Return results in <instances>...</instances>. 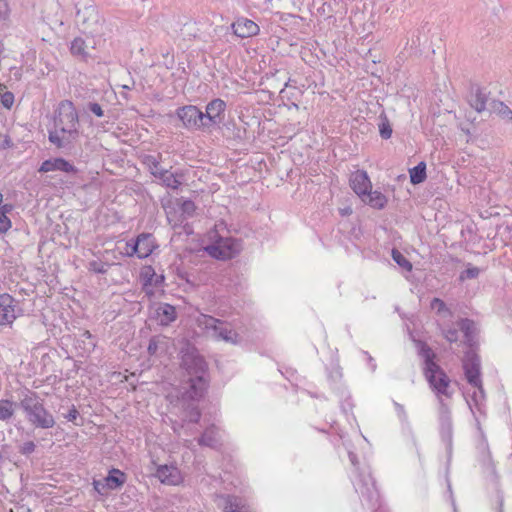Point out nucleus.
I'll use <instances>...</instances> for the list:
<instances>
[{
	"mask_svg": "<svg viewBox=\"0 0 512 512\" xmlns=\"http://www.w3.org/2000/svg\"><path fill=\"white\" fill-rule=\"evenodd\" d=\"M465 379L475 389L470 398L466 400L467 405L474 417L477 431L480 437L478 444L479 461L482 466L495 473V465L492 459V454L489 449L486 435L481 426V420L486 418V394L483 388L481 377V360L480 357L473 351H467L462 360Z\"/></svg>",
	"mask_w": 512,
	"mask_h": 512,
	"instance_id": "f257e3e1",
	"label": "nucleus"
},
{
	"mask_svg": "<svg viewBox=\"0 0 512 512\" xmlns=\"http://www.w3.org/2000/svg\"><path fill=\"white\" fill-rule=\"evenodd\" d=\"M344 446L352 465L350 478L356 493L360 496L362 505L372 509L373 512H389L381 503L380 494L369 466H360L358 458L352 450L351 445L349 443H344Z\"/></svg>",
	"mask_w": 512,
	"mask_h": 512,
	"instance_id": "f03ea898",
	"label": "nucleus"
},
{
	"mask_svg": "<svg viewBox=\"0 0 512 512\" xmlns=\"http://www.w3.org/2000/svg\"><path fill=\"white\" fill-rule=\"evenodd\" d=\"M410 338L414 342L419 355L424 359V375L431 390L436 395L438 406L441 402L446 403L444 398H451L453 395L450 378L434 361L435 354L432 349L424 341L415 339L411 332Z\"/></svg>",
	"mask_w": 512,
	"mask_h": 512,
	"instance_id": "7ed1b4c3",
	"label": "nucleus"
},
{
	"mask_svg": "<svg viewBox=\"0 0 512 512\" xmlns=\"http://www.w3.org/2000/svg\"><path fill=\"white\" fill-rule=\"evenodd\" d=\"M79 118L74 104L69 100L59 103L54 117V129L49 131V141L57 148H65L79 137Z\"/></svg>",
	"mask_w": 512,
	"mask_h": 512,
	"instance_id": "20e7f679",
	"label": "nucleus"
},
{
	"mask_svg": "<svg viewBox=\"0 0 512 512\" xmlns=\"http://www.w3.org/2000/svg\"><path fill=\"white\" fill-rule=\"evenodd\" d=\"M19 405L26 414L28 421L35 427L48 429L55 425L54 417L49 413L40 397L32 391H27Z\"/></svg>",
	"mask_w": 512,
	"mask_h": 512,
	"instance_id": "39448f33",
	"label": "nucleus"
},
{
	"mask_svg": "<svg viewBox=\"0 0 512 512\" xmlns=\"http://www.w3.org/2000/svg\"><path fill=\"white\" fill-rule=\"evenodd\" d=\"M438 429L441 441L445 445L448 457L453 450V419L452 411L448 403H440L437 409Z\"/></svg>",
	"mask_w": 512,
	"mask_h": 512,
	"instance_id": "423d86ee",
	"label": "nucleus"
},
{
	"mask_svg": "<svg viewBox=\"0 0 512 512\" xmlns=\"http://www.w3.org/2000/svg\"><path fill=\"white\" fill-rule=\"evenodd\" d=\"M199 324L205 329L211 330L212 336L217 340H223L232 344L237 342V333L226 322L210 315H202L199 319Z\"/></svg>",
	"mask_w": 512,
	"mask_h": 512,
	"instance_id": "0eeeda50",
	"label": "nucleus"
},
{
	"mask_svg": "<svg viewBox=\"0 0 512 512\" xmlns=\"http://www.w3.org/2000/svg\"><path fill=\"white\" fill-rule=\"evenodd\" d=\"M181 365L186 370L190 378L201 377L203 380H208V365L203 356H201L194 348L187 349V351L183 353Z\"/></svg>",
	"mask_w": 512,
	"mask_h": 512,
	"instance_id": "6e6552de",
	"label": "nucleus"
},
{
	"mask_svg": "<svg viewBox=\"0 0 512 512\" xmlns=\"http://www.w3.org/2000/svg\"><path fill=\"white\" fill-rule=\"evenodd\" d=\"M77 12L75 16L76 24L84 31L92 33L96 30L99 23V15L96 7L92 4L76 5Z\"/></svg>",
	"mask_w": 512,
	"mask_h": 512,
	"instance_id": "1a4fd4ad",
	"label": "nucleus"
},
{
	"mask_svg": "<svg viewBox=\"0 0 512 512\" xmlns=\"http://www.w3.org/2000/svg\"><path fill=\"white\" fill-rule=\"evenodd\" d=\"M208 383L209 380H203L201 377L189 378V387L185 389L179 397L180 405H186V403H198L200 399L204 397L208 388Z\"/></svg>",
	"mask_w": 512,
	"mask_h": 512,
	"instance_id": "9d476101",
	"label": "nucleus"
},
{
	"mask_svg": "<svg viewBox=\"0 0 512 512\" xmlns=\"http://www.w3.org/2000/svg\"><path fill=\"white\" fill-rule=\"evenodd\" d=\"M176 114L182 121L184 127L188 129L208 127V122L204 121L203 112L194 105L181 107L177 109Z\"/></svg>",
	"mask_w": 512,
	"mask_h": 512,
	"instance_id": "9b49d317",
	"label": "nucleus"
},
{
	"mask_svg": "<svg viewBox=\"0 0 512 512\" xmlns=\"http://www.w3.org/2000/svg\"><path fill=\"white\" fill-rule=\"evenodd\" d=\"M17 301L8 293L0 294V326H11L18 317Z\"/></svg>",
	"mask_w": 512,
	"mask_h": 512,
	"instance_id": "f8f14e48",
	"label": "nucleus"
},
{
	"mask_svg": "<svg viewBox=\"0 0 512 512\" xmlns=\"http://www.w3.org/2000/svg\"><path fill=\"white\" fill-rule=\"evenodd\" d=\"M233 244L234 242L231 238H219L213 244L207 245L204 250L215 259L226 260L232 258L235 253Z\"/></svg>",
	"mask_w": 512,
	"mask_h": 512,
	"instance_id": "ddd939ff",
	"label": "nucleus"
},
{
	"mask_svg": "<svg viewBox=\"0 0 512 512\" xmlns=\"http://www.w3.org/2000/svg\"><path fill=\"white\" fill-rule=\"evenodd\" d=\"M155 248L153 236L151 234H140L133 243L132 251H127V256L137 255L138 258L144 259L152 254Z\"/></svg>",
	"mask_w": 512,
	"mask_h": 512,
	"instance_id": "4468645a",
	"label": "nucleus"
},
{
	"mask_svg": "<svg viewBox=\"0 0 512 512\" xmlns=\"http://www.w3.org/2000/svg\"><path fill=\"white\" fill-rule=\"evenodd\" d=\"M349 183L355 194H357L362 201H365V195L372 189V184L367 172L357 170L351 173Z\"/></svg>",
	"mask_w": 512,
	"mask_h": 512,
	"instance_id": "2eb2a0df",
	"label": "nucleus"
},
{
	"mask_svg": "<svg viewBox=\"0 0 512 512\" xmlns=\"http://www.w3.org/2000/svg\"><path fill=\"white\" fill-rule=\"evenodd\" d=\"M225 108L226 103L219 98L214 99L208 103L205 113L203 112L204 121L208 122V126L222 122Z\"/></svg>",
	"mask_w": 512,
	"mask_h": 512,
	"instance_id": "dca6fc26",
	"label": "nucleus"
},
{
	"mask_svg": "<svg viewBox=\"0 0 512 512\" xmlns=\"http://www.w3.org/2000/svg\"><path fill=\"white\" fill-rule=\"evenodd\" d=\"M155 476L164 484L177 485L181 482L179 469L173 465H160Z\"/></svg>",
	"mask_w": 512,
	"mask_h": 512,
	"instance_id": "f3484780",
	"label": "nucleus"
},
{
	"mask_svg": "<svg viewBox=\"0 0 512 512\" xmlns=\"http://www.w3.org/2000/svg\"><path fill=\"white\" fill-rule=\"evenodd\" d=\"M56 170L67 173H75L77 171V169L72 164L63 158L45 160L39 168L40 172H50Z\"/></svg>",
	"mask_w": 512,
	"mask_h": 512,
	"instance_id": "a211bd4d",
	"label": "nucleus"
},
{
	"mask_svg": "<svg viewBox=\"0 0 512 512\" xmlns=\"http://www.w3.org/2000/svg\"><path fill=\"white\" fill-rule=\"evenodd\" d=\"M235 35L241 38L250 37L256 34V24L247 18H239L232 24Z\"/></svg>",
	"mask_w": 512,
	"mask_h": 512,
	"instance_id": "6ab92c4d",
	"label": "nucleus"
},
{
	"mask_svg": "<svg viewBox=\"0 0 512 512\" xmlns=\"http://www.w3.org/2000/svg\"><path fill=\"white\" fill-rule=\"evenodd\" d=\"M218 505L222 507L223 512H246L242 500L236 496H221Z\"/></svg>",
	"mask_w": 512,
	"mask_h": 512,
	"instance_id": "aec40b11",
	"label": "nucleus"
},
{
	"mask_svg": "<svg viewBox=\"0 0 512 512\" xmlns=\"http://www.w3.org/2000/svg\"><path fill=\"white\" fill-rule=\"evenodd\" d=\"M459 327L464 334L465 343L472 347L476 342V336L478 333L476 323L473 320L465 318L459 321Z\"/></svg>",
	"mask_w": 512,
	"mask_h": 512,
	"instance_id": "412c9836",
	"label": "nucleus"
},
{
	"mask_svg": "<svg viewBox=\"0 0 512 512\" xmlns=\"http://www.w3.org/2000/svg\"><path fill=\"white\" fill-rule=\"evenodd\" d=\"M157 316L161 324L168 325L176 320L177 312L174 306L170 304H160L156 310Z\"/></svg>",
	"mask_w": 512,
	"mask_h": 512,
	"instance_id": "4be33fe9",
	"label": "nucleus"
},
{
	"mask_svg": "<svg viewBox=\"0 0 512 512\" xmlns=\"http://www.w3.org/2000/svg\"><path fill=\"white\" fill-rule=\"evenodd\" d=\"M366 204L376 209H383L387 203L386 196L380 191H372V189L365 195Z\"/></svg>",
	"mask_w": 512,
	"mask_h": 512,
	"instance_id": "5701e85b",
	"label": "nucleus"
},
{
	"mask_svg": "<svg viewBox=\"0 0 512 512\" xmlns=\"http://www.w3.org/2000/svg\"><path fill=\"white\" fill-rule=\"evenodd\" d=\"M108 489L114 490L122 486L125 482V474L118 469H112L109 475L104 478Z\"/></svg>",
	"mask_w": 512,
	"mask_h": 512,
	"instance_id": "b1692460",
	"label": "nucleus"
},
{
	"mask_svg": "<svg viewBox=\"0 0 512 512\" xmlns=\"http://www.w3.org/2000/svg\"><path fill=\"white\" fill-rule=\"evenodd\" d=\"M154 177L161 179L166 187L173 190L178 189L181 184L180 181L172 173H169L167 169L155 171Z\"/></svg>",
	"mask_w": 512,
	"mask_h": 512,
	"instance_id": "393cba45",
	"label": "nucleus"
},
{
	"mask_svg": "<svg viewBox=\"0 0 512 512\" xmlns=\"http://www.w3.org/2000/svg\"><path fill=\"white\" fill-rule=\"evenodd\" d=\"M167 348L166 337L162 335L153 336L147 348L149 355H156L159 350L165 351Z\"/></svg>",
	"mask_w": 512,
	"mask_h": 512,
	"instance_id": "a878e982",
	"label": "nucleus"
},
{
	"mask_svg": "<svg viewBox=\"0 0 512 512\" xmlns=\"http://www.w3.org/2000/svg\"><path fill=\"white\" fill-rule=\"evenodd\" d=\"M185 413L184 421L197 423L200 420L201 412L198 408L197 403H186V405H180Z\"/></svg>",
	"mask_w": 512,
	"mask_h": 512,
	"instance_id": "bb28decb",
	"label": "nucleus"
},
{
	"mask_svg": "<svg viewBox=\"0 0 512 512\" xmlns=\"http://www.w3.org/2000/svg\"><path fill=\"white\" fill-rule=\"evenodd\" d=\"M198 443L208 447H215L218 443L216 428L214 426L207 428L198 439Z\"/></svg>",
	"mask_w": 512,
	"mask_h": 512,
	"instance_id": "cd10ccee",
	"label": "nucleus"
},
{
	"mask_svg": "<svg viewBox=\"0 0 512 512\" xmlns=\"http://www.w3.org/2000/svg\"><path fill=\"white\" fill-rule=\"evenodd\" d=\"M393 405H394L396 415L401 423L402 428L404 430L408 431L409 433H412V426L409 421V417L405 410V407L396 401L393 402Z\"/></svg>",
	"mask_w": 512,
	"mask_h": 512,
	"instance_id": "c85d7f7f",
	"label": "nucleus"
},
{
	"mask_svg": "<svg viewBox=\"0 0 512 512\" xmlns=\"http://www.w3.org/2000/svg\"><path fill=\"white\" fill-rule=\"evenodd\" d=\"M426 179V164L420 162L410 169V181L412 184H420Z\"/></svg>",
	"mask_w": 512,
	"mask_h": 512,
	"instance_id": "c756f323",
	"label": "nucleus"
},
{
	"mask_svg": "<svg viewBox=\"0 0 512 512\" xmlns=\"http://www.w3.org/2000/svg\"><path fill=\"white\" fill-rule=\"evenodd\" d=\"M392 259L404 270L410 272L412 270L411 262L397 249H392Z\"/></svg>",
	"mask_w": 512,
	"mask_h": 512,
	"instance_id": "7c9ffc66",
	"label": "nucleus"
},
{
	"mask_svg": "<svg viewBox=\"0 0 512 512\" xmlns=\"http://www.w3.org/2000/svg\"><path fill=\"white\" fill-rule=\"evenodd\" d=\"M340 397V408L342 412L347 415L349 412H352L354 407L351 395L346 389H343L340 393Z\"/></svg>",
	"mask_w": 512,
	"mask_h": 512,
	"instance_id": "2f4dec72",
	"label": "nucleus"
},
{
	"mask_svg": "<svg viewBox=\"0 0 512 512\" xmlns=\"http://www.w3.org/2000/svg\"><path fill=\"white\" fill-rule=\"evenodd\" d=\"M13 405L10 400H0V420H8L13 416Z\"/></svg>",
	"mask_w": 512,
	"mask_h": 512,
	"instance_id": "473e14b6",
	"label": "nucleus"
},
{
	"mask_svg": "<svg viewBox=\"0 0 512 512\" xmlns=\"http://www.w3.org/2000/svg\"><path fill=\"white\" fill-rule=\"evenodd\" d=\"M85 47V41L82 38L78 37L72 41L70 50L73 55L81 56L84 58L87 56Z\"/></svg>",
	"mask_w": 512,
	"mask_h": 512,
	"instance_id": "72a5a7b5",
	"label": "nucleus"
},
{
	"mask_svg": "<svg viewBox=\"0 0 512 512\" xmlns=\"http://www.w3.org/2000/svg\"><path fill=\"white\" fill-rule=\"evenodd\" d=\"M143 164L150 170V173L154 176L155 171L164 170L160 168L159 160L153 155H145L143 158Z\"/></svg>",
	"mask_w": 512,
	"mask_h": 512,
	"instance_id": "f704fd0d",
	"label": "nucleus"
},
{
	"mask_svg": "<svg viewBox=\"0 0 512 512\" xmlns=\"http://www.w3.org/2000/svg\"><path fill=\"white\" fill-rule=\"evenodd\" d=\"M379 133L383 139H389L392 136V127L386 116L381 117L379 123Z\"/></svg>",
	"mask_w": 512,
	"mask_h": 512,
	"instance_id": "c9c22d12",
	"label": "nucleus"
},
{
	"mask_svg": "<svg viewBox=\"0 0 512 512\" xmlns=\"http://www.w3.org/2000/svg\"><path fill=\"white\" fill-rule=\"evenodd\" d=\"M431 308L437 312L439 315H451L450 310L447 308L445 302L439 298H434L431 301Z\"/></svg>",
	"mask_w": 512,
	"mask_h": 512,
	"instance_id": "e433bc0d",
	"label": "nucleus"
},
{
	"mask_svg": "<svg viewBox=\"0 0 512 512\" xmlns=\"http://www.w3.org/2000/svg\"><path fill=\"white\" fill-rule=\"evenodd\" d=\"M480 269L478 267L469 266L460 273L459 280L475 279L479 276Z\"/></svg>",
	"mask_w": 512,
	"mask_h": 512,
	"instance_id": "4c0bfd02",
	"label": "nucleus"
},
{
	"mask_svg": "<svg viewBox=\"0 0 512 512\" xmlns=\"http://www.w3.org/2000/svg\"><path fill=\"white\" fill-rule=\"evenodd\" d=\"M471 106L477 111L481 112L486 108V100L481 93H476L471 100Z\"/></svg>",
	"mask_w": 512,
	"mask_h": 512,
	"instance_id": "58836bf2",
	"label": "nucleus"
},
{
	"mask_svg": "<svg viewBox=\"0 0 512 512\" xmlns=\"http://www.w3.org/2000/svg\"><path fill=\"white\" fill-rule=\"evenodd\" d=\"M156 276L155 272L152 270L151 267L147 268V271L145 272V282L143 284V290L146 294L152 295L153 291L150 289L152 286L153 277Z\"/></svg>",
	"mask_w": 512,
	"mask_h": 512,
	"instance_id": "ea45409f",
	"label": "nucleus"
},
{
	"mask_svg": "<svg viewBox=\"0 0 512 512\" xmlns=\"http://www.w3.org/2000/svg\"><path fill=\"white\" fill-rule=\"evenodd\" d=\"M442 334L445 339L450 342H456L459 339V332L455 328H447L442 330Z\"/></svg>",
	"mask_w": 512,
	"mask_h": 512,
	"instance_id": "a19ab883",
	"label": "nucleus"
},
{
	"mask_svg": "<svg viewBox=\"0 0 512 512\" xmlns=\"http://www.w3.org/2000/svg\"><path fill=\"white\" fill-rule=\"evenodd\" d=\"M181 212L182 214H185L186 216H192L195 212L196 206L193 201L191 200H184L181 204Z\"/></svg>",
	"mask_w": 512,
	"mask_h": 512,
	"instance_id": "79ce46f5",
	"label": "nucleus"
},
{
	"mask_svg": "<svg viewBox=\"0 0 512 512\" xmlns=\"http://www.w3.org/2000/svg\"><path fill=\"white\" fill-rule=\"evenodd\" d=\"M89 270L98 274H105L107 272V265L98 261H91L89 263Z\"/></svg>",
	"mask_w": 512,
	"mask_h": 512,
	"instance_id": "37998d69",
	"label": "nucleus"
},
{
	"mask_svg": "<svg viewBox=\"0 0 512 512\" xmlns=\"http://www.w3.org/2000/svg\"><path fill=\"white\" fill-rule=\"evenodd\" d=\"M11 228V221L7 214L0 212V234L7 232Z\"/></svg>",
	"mask_w": 512,
	"mask_h": 512,
	"instance_id": "c03bdc74",
	"label": "nucleus"
},
{
	"mask_svg": "<svg viewBox=\"0 0 512 512\" xmlns=\"http://www.w3.org/2000/svg\"><path fill=\"white\" fill-rule=\"evenodd\" d=\"M329 379L333 380L334 382H337L342 378V371L338 364H335L331 367L329 373H328Z\"/></svg>",
	"mask_w": 512,
	"mask_h": 512,
	"instance_id": "a18cd8bd",
	"label": "nucleus"
},
{
	"mask_svg": "<svg viewBox=\"0 0 512 512\" xmlns=\"http://www.w3.org/2000/svg\"><path fill=\"white\" fill-rule=\"evenodd\" d=\"M1 103H2V105L5 108L10 109L11 106L13 105V103H14V95H13V93L5 92L4 94H2V96H1Z\"/></svg>",
	"mask_w": 512,
	"mask_h": 512,
	"instance_id": "49530a36",
	"label": "nucleus"
},
{
	"mask_svg": "<svg viewBox=\"0 0 512 512\" xmlns=\"http://www.w3.org/2000/svg\"><path fill=\"white\" fill-rule=\"evenodd\" d=\"M78 416L79 412L75 405H72L71 408L68 410L67 414H64V418L69 422H75Z\"/></svg>",
	"mask_w": 512,
	"mask_h": 512,
	"instance_id": "de8ad7c7",
	"label": "nucleus"
},
{
	"mask_svg": "<svg viewBox=\"0 0 512 512\" xmlns=\"http://www.w3.org/2000/svg\"><path fill=\"white\" fill-rule=\"evenodd\" d=\"M88 109L93 114H95L97 117H103L104 116V111H103L102 107L98 103H95V102L89 103L88 104Z\"/></svg>",
	"mask_w": 512,
	"mask_h": 512,
	"instance_id": "09e8293b",
	"label": "nucleus"
},
{
	"mask_svg": "<svg viewBox=\"0 0 512 512\" xmlns=\"http://www.w3.org/2000/svg\"><path fill=\"white\" fill-rule=\"evenodd\" d=\"M93 485L94 489L101 495L105 494L108 489L106 482L104 480H94Z\"/></svg>",
	"mask_w": 512,
	"mask_h": 512,
	"instance_id": "8fccbe9b",
	"label": "nucleus"
},
{
	"mask_svg": "<svg viewBox=\"0 0 512 512\" xmlns=\"http://www.w3.org/2000/svg\"><path fill=\"white\" fill-rule=\"evenodd\" d=\"M499 113L504 118L512 119V110L508 106L504 105L503 103H501V109L499 110Z\"/></svg>",
	"mask_w": 512,
	"mask_h": 512,
	"instance_id": "3c124183",
	"label": "nucleus"
},
{
	"mask_svg": "<svg viewBox=\"0 0 512 512\" xmlns=\"http://www.w3.org/2000/svg\"><path fill=\"white\" fill-rule=\"evenodd\" d=\"M279 371L286 379H288L290 382H293L296 374L295 370L287 368L285 372H283L281 369H279Z\"/></svg>",
	"mask_w": 512,
	"mask_h": 512,
	"instance_id": "603ef678",
	"label": "nucleus"
},
{
	"mask_svg": "<svg viewBox=\"0 0 512 512\" xmlns=\"http://www.w3.org/2000/svg\"><path fill=\"white\" fill-rule=\"evenodd\" d=\"M43 19L46 20L50 25H63L62 20L58 19L57 17H50V15H43Z\"/></svg>",
	"mask_w": 512,
	"mask_h": 512,
	"instance_id": "864d4df0",
	"label": "nucleus"
},
{
	"mask_svg": "<svg viewBox=\"0 0 512 512\" xmlns=\"http://www.w3.org/2000/svg\"><path fill=\"white\" fill-rule=\"evenodd\" d=\"M35 449V444L33 442H26L24 444V453H31Z\"/></svg>",
	"mask_w": 512,
	"mask_h": 512,
	"instance_id": "5fc2aeb1",
	"label": "nucleus"
},
{
	"mask_svg": "<svg viewBox=\"0 0 512 512\" xmlns=\"http://www.w3.org/2000/svg\"><path fill=\"white\" fill-rule=\"evenodd\" d=\"M13 205L11 204H4L0 205V212H3L4 214H8L12 211Z\"/></svg>",
	"mask_w": 512,
	"mask_h": 512,
	"instance_id": "6e6d98bb",
	"label": "nucleus"
},
{
	"mask_svg": "<svg viewBox=\"0 0 512 512\" xmlns=\"http://www.w3.org/2000/svg\"><path fill=\"white\" fill-rule=\"evenodd\" d=\"M266 96H270V93L264 89L258 90V99L265 100Z\"/></svg>",
	"mask_w": 512,
	"mask_h": 512,
	"instance_id": "4d7b16f0",
	"label": "nucleus"
},
{
	"mask_svg": "<svg viewBox=\"0 0 512 512\" xmlns=\"http://www.w3.org/2000/svg\"><path fill=\"white\" fill-rule=\"evenodd\" d=\"M363 353H364L365 355H367V358H368V364L370 365L371 370H372V371H375V369H376V364H375V362H374V359H373L370 355H368V353H367V352H363Z\"/></svg>",
	"mask_w": 512,
	"mask_h": 512,
	"instance_id": "13d9d810",
	"label": "nucleus"
},
{
	"mask_svg": "<svg viewBox=\"0 0 512 512\" xmlns=\"http://www.w3.org/2000/svg\"><path fill=\"white\" fill-rule=\"evenodd\" d=\"M134 86H135V81H134V80H132V81H131V84H123V85H122V88H123V89H127V90H131Z\"/></svg>",
	"mask_w": 512,
	"mask_h": 512,
	"instance_id": "bf43d9fd",
	"label": "nucleus"
},
{
	"mask_svg": "<svg viewBox=\"0 0 512 512\" xmlns=\"http://www.w3.org/2000/svg\"><path fill=\"white\" fill-rule=\"evenodd\" d=\"M133 243H134V241H130V242L126 243V251H125L126 255H127V251H132Z\"/></svg>",
	"mask_w": 512,
	"mask_h": 512,
	"instance_id": "052dcab7",
	"label": "nucleus"
},
{
	"mask_svg": "<svg viewBox=\"0 0 512 512\" xmlns=\"http://www.w3.org/2000/svg\"><path fill=\"white\" fill-rule=\"evenodd\" d=\"M81 336L85 337L87 339H91V337H92L91 333L88 330L83 331Z\"/></svg>",
	"mask_w": 512,
	"mask_h": 512,
	"instance_id": "680f3d73",
	"label": "nucleus"
},
{
	"mask_svg": "<svg viewBox=\"0 0 512 512\" xmlns=\"http://www.w3.org/2000/svg\"><path fill=\"white\" fill-rule=\"evenodd\" d=\"M155 277H156V279L154 281L155 285H158L160 282H162L164 280V277L162 275L161 276L156 275Z\"/></svg>",
	"mask_w": 512,
	"mask_h": 512,
	"instance_id": "e2e57ef3",
	"label": "nucleus"
},
{
	"mask_svg": "<svg viewBox=\"0 0 512 512\" xmlns=\"http://www.w3.org/2000/svg\"><path fill=\"white\" fill-rule=\"evenodd\" d=\"M10 139L8 137L5 138L4 140V147H9L10 146Z\"/></svg>",
	"mask_w": 512,
	"mask_h": 512,
	"instance_id": "0e129e2a",
	"label": "nucleus"
},
{
	"mask_svg": "<svg viewBox=\"0 0 512 512\" xmlns=\"http://www.w3.org/2000/svg\"><path fill=\"white\" fill-rule=\"evenodd\" d=\"M173 430H174L175 433L179 434V427L173 426Z\"/></svg>",
	"mask_w": 512,
	"mask_h": 512,
	"instance_id": "69168bd1",
	"label": "nucleus"
},
{
	"mask_svg": "<svg viewBox=\"0 0 512 512\" xmlns=\"http://www.w3.org/2000/svg\"><path fill=\"white\" fill-rule=\"evenodd\" d=\"M53 8H55L56 10H58L59 5H58V3H57V2H53Z\"/></svg>",
	"mask_w": 512,
	"mask_h": 512,
	"instance_id": "338daca9",
	"label": "nucleus"
},
{
	"mask_svg": "<svg viewBox=\"0 0 512 512\" xmlns=\"http://www.w3.org/2000/svg\"><path fill=\"white\" fill-rule=\"evenodd\" d=\"M1 7L6 8V4H5L4 2H2V1H0V8H1Z\"/></svg>",
	"mask_w": 512,
	"mask_h": 512,
	"instance_id": "774afa93",
	"label": "nucleus"
}]
</instances>
